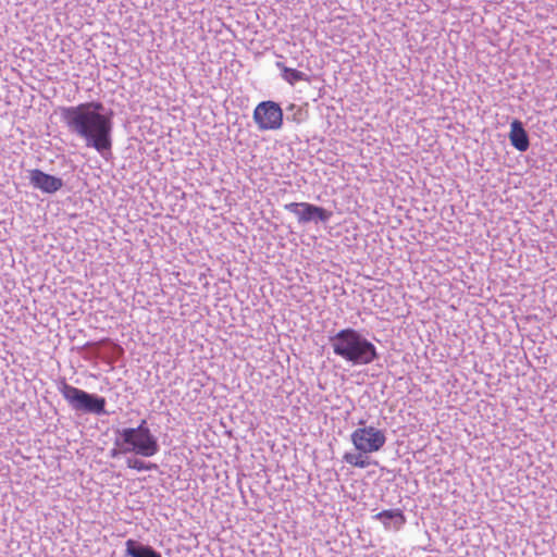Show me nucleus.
<instances>
[{
  "label": "nucleus",
  "mask_w": 557,
  "mask_h": 557,
  "mask_svg": "<svg viewBox=\"0 0 557 557\" xmlns=\"http://www.w3.org/2000/svg\"><path fill=\"white\" fill-rule=\"evenodd\" d=\"M102 102L89 101L71 107H60L61 122L69 133L83 139L86 147L94 148L102 157L111 152L113 111L104 112Z\"/></svg>",
  "instance_id": "nucleus-1"
},
{
  "label": "nucleus",
  "mask_w": 557,
  "mask_h": 557,
  "mask_svg": "<svg viewBox=\"0 0 557 557\" xmlns=\"http://www.w3.org/2000/svg\"><path fill=\"white\" fill-rule=\"evenodd\" d=\"M333 352L352 366H366L377 360L376 347L359 331L346 327L329 336Z\"/></svg>",
  "instance_id": "nucleus-2"
},
{
  "label": "nucleus",
  "mask_w": 557,
  "mask_h": 557,
  "mask_svg": "<svg viewBox=\"0 0 557 557\" xmlns=\"http://www.w3.org/2000/svg\"><path fill=\"white\" fill-rule=\"evenodd\" d=\"M116 434L114 445H123L124 453L151 457L160 449L158 438L151 433L146 420H141L137 428L116 430Z\"/></svg>",
  "instance_id": "nucleus-3"
},
{
  "label": "nucleus",
  "mask_w": 557,
  "mask_h": 557,
  "mask_svg": "<svg viewBox=\"0 0 557 557\" xmlns=\"http://www.w3.org/2000/svg\"><path fill=\"white\" fill-rule=\"evenodd\" d=\"M59 392L67 401L69 406L84 413H92L97 416L106 414V398L96 394H90L84 389L74 387L62 381L58 386Z\"/></svg>",
  "instance_id": "nucleus-4"
},
{
  "label": "nucleus",
  "mask_w": 557,
  "mask_h": 557,
  "mask_svg": "<svg viewBox=\"0 0 557 557\" xmlns=\"http://www.w3.org/2000/svg\"><path fill=\"white\" fill-rule=\"evenodd\" d=\"M350 441L357 451L375 453L386 443V435L383 430L374 426H359L350 434Z\"/></svg>",
  "instance_id": "nucleus-5"
},
{
  "label": "nucleus",
  "mask_w": 557,
  "mask_h": 557,
  "mask_svg": "<svg viewBox=\"0 0 557 557\" xmlns=\"http://www.w3.org/2000/svg\"><path fill=\"white\" fill-rule=\"evenodd\" d=\"M252 117L261 132L276 131L283 125V110L277 102L272 100L258 103Z\"/></svg>",
  "instance_id": "nucleus-6"
},
{
  "label": "nucleus",
  "mask_w": 557,
  "mask_h": 557,
  "mask_svg": "<svg viewBox=\"0 0 557 557\" xmlns=\"http://www.w3.org/2000/svg\"><path fill=\"white\" fill-rule=\"evenodd\" d=\"M284 209L290 213H294L298 218V222L301 224L314 222L325 223L331 216L332 212L308 202H289L284 206Z\"/></svg>",
  "instance_id": "nucleus-7"
},
{
  "label": "nucleus",
  "mask_w": 557,
  "mask_h": 557,
  "mask_svg": "<svg viewBox=\"0 0 557 557\" xmlns=\"http://www.w3.org/2000/svg\"><path fill=\"white\" fill-rule=\"evenodd\" d=\"M28 178L34 188L46 194H54L64 185L62 178L45 173L39 169L30 170Z\"/></svg>",
  "instance_id": "nucleus-8"
},
{
  "label": "nucleus",
  "mask_w": 557,
  "mask_h": 557,
  "mask_svg": "<svg viewBox=\"0 0 557 557\" xmlns=\"http://www.w3.org/2000/svg\"><path fill=\"white\" fill-rule=\"evenodd\" d=\"M508 138L511 146L520 152L527 151L530 147L529 134L520 120L515 119L510 123V132Z\"/></svg>",
  "instance_id": "nucleus-9"
},
{
  "label": "nucleus",
  "mask_w": 557,
  "mask_h": 557,
  "mask_svg": "<svg viewBox=\"0 0 557 557\" xmlns=\"http://www.w3.org/2000/svg\"><path fill=\"white\" fill-rule=\"evenodd\" d=\"M374 519L381 521L385 529L399 530L406 523V517L401 509H388L377 512Z\"/></svg>",
  "instance_id": "nucleus-10"
},
{
  "label": "nucleus",
  "mask_w": 557,
  "mask_h": 557,
  "mask_svg": "<svg viewBox=\"0 0 557 557\" xmlns=\"http://www.w3.org/2000/svg\"><path fill=\"white\" fill-rule=\"evenodd\" d=\"M125 555L127 557H162L161 553L150 545L128 539L125 542Z\"/></svg>",
  "instance_id": "nucleus-11"
},
{
  "label": "nucleus",
  "mask_w": 557,
  "mask_h": 557,
  "mask_svg": "<svg viewBox=\"0 0 557 557\" xmlns=\"http://www.w3.org/2000/svg\"><path fill=\"white\" fill-rule=\"evenodd\" d=\"M277 69L281 70V76L290 85H295L297 82L306 81L309 82V77L296 69L287 67L283 62H276Z\"/></svg>",
  "instance_id": "nucleus-12"
},
{
  "label": "nucleus",
  "mask_w": 557,
  "mask_h": 557,
  "mask_svg": "<svg viewBox=\"0 0 557 557\" xmlns=\"http://www.w3.org/2000/svg\"><path fill=\"white\" fill-rule=\"evenodd\" d=\"M369 454L370 453L362 451L345 453L343 456V460L352 467L363 469L371 465V460L368 456Z\"/></svg>",
  "instance_id": "nucleus-13"
},
{
  "label": "nucleus",
  "mask_w": 557,
  "mask_h": 557,
  "mask_svg": "<svg viewBox=\"0 0 557 557\" xmlns=\"http://www.w3.org/2000/svg\"><path fill=\"white\" fill-rule=\"evenodd\" d=\"M127 467L137 471H151L157 470L158 466L151 462H145L141 459L129 458L127 459Z\"/></svg>",
  "instance_id": "nucleus-14"
},
{
  "label": "nucleus",
  "mask_w": 557,
  "mask_h": 557,
  "mask_svg": "<svg viewBox=\"0 0 557 557\" xmlns=\"http://www.w3.org/2000/svg\"><path fill=\"white\" fill-rule=\"evenodd\" d=\"M288 111L296 110V112L293 115V120L297 123L302 122V110L298 108L296 104H289L287 108Z\"/></svg>",
  "instance_id": "nucleus-15"
},
{
  "label": "nucleus",
  "mask_w": 557,
  "mask_h": 557,
  "mask_svg": "<svg viewBox=\"0 0 557 557\" xmlns=\"http://www.w3.org/2000/svg\"><path fill=\"white\" fill-rule=\"evenodd\" d=\"M114 446H115V447H114V448H112V449L110 450V454H109L111 458H116V457H119L121 454H125V453L123 451V445H121V444H120V445H114Z\"/></svg>",
  "instance_id": "nucleus-16"
}]
</instances>
